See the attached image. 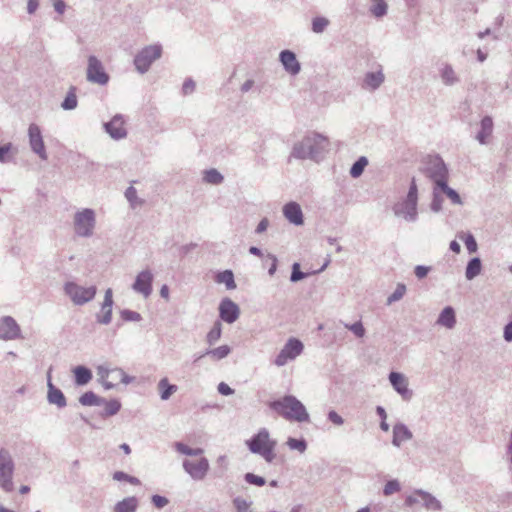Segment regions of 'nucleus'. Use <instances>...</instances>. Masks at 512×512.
Listing matches in <instances>:
<instances>
[{"label":"nucleus","mask_w":512,"mask_h":512,"mask_svg":"<svg viewBox=\"0 0 512 512\" xmlns=\"http://www.w3.org/2000/svg\"><path fill=\"white\" fill-rule=\"evenodd\" d=\"M329 140L316 132H311L296 142L290 154V157L300 160L311 159L320 161L328 151Z\"/></svg>","instance_id":"f257e3e1"},{"label":"nucleus","mask_w":512,"mask_h":512,"mask_svg":"<svg viewBox=\"0 0 512 512\" xmlns=\"http://www.w3.org/2000/svg\"><path fill=\"white\" fill-rule=\"evenodd\" d=\"M269 407L287 421L298 423L310 421V415L305 405L293 395H284L271 401Z\"/></svg>","instance_id":"f03ea898"},{"label":"nucleus","mask_w":512,"mask_h":512,"mask_svg":"<svg viewBox=\"0 0 512 512\" xmlns=\"http://www.w3.org/2000/svg\"><path fill=\"white\" fill-rule=\"evenodd\" d=\"M418 187L415 178L410 182L407 195L393 206V212L396 217L402 218L406 222H416L418 219Z\"/></svg>","instance_id":"7ed1b4c3"},{"label":"nucleus","mask_w":512,"mask_h":512,"mask_svg":"<svg viewBox=\"0 0 512 512\" xmlns=\"http://www.w3.org/2000/svg\"><path fill=\"white\" fill-rule=\"evenodd\" d=\"M246 444L252 453L260 455L266 462L271 463L275 459L277 442L270 437L268 429L261 428Z\"/></svg>","instance_id":"20e7f679"},{"label":"nucleus","mask_w":512,"mask_h":512,"mask_svg":"<svg viewBox=\"0 0 512 512\" xmlns=\"http://www.w3.org/2000/svg\"><path fill=\"white\" fill-rule=\"evenodd\" d=\"M63 291L74 305L83 306L95 298L97 287L82 286L75 281H67L63 285Z\"/></svg>","instance_id":"39448f33"},{"label":"nucleus","mask_w":512,"mask_h":512,"mask_svg":"<svg viewBox=\"0 0 512 512\" xmlns=\"http://www.w3.org/2000/svg\"><path fill=\"white\" fill-rule=\"evenodd\" d=\"M74 232L78 237L90 238L96 228V213L91 208H82L73 217Z\"/></svg>","instance_id":"423d86ee"},{"label":"nucleus","mask_w":512,"mask_h":512,"mask_svg":"<svg viewBox=\"0 0 512 512\" xmlns=\"http://www.w3.org/2000/svg\"><path fill=\"white\" fill-rule=\"evenodd\" d=\"M15 461L11 452L4 447L0 448V489L10 493L14 490L13 477L15 474Z\"/></svg>","instance_id":"0eeeda50"},{"label":"nucleus","mask_w":512,"mask_h":512,"mask_svg":"<svg viewBox=\"0 0 512 512\" xmlns=\"http://www.w3.org/2000/svg\"><path fill=\"white\" fill-rule=\"evenodd\" d=\"M162 46L160 44L148 45L141 49L134 58V65L140 74H145L151 65L161 58Z\"/></svg>","instance_id":"6e6552de"},{"label":"nucleus","mask_w":512,"mask_h":512,"mask_svg":"<svg viewBox=\"0 0 512 512\" xmlns=\"http://www.w3.org/2000/svg\"><path fill=\"white\" fill-rule=\"evenodd\" d=\"M184 472L194 481H203L210 470L209 460L201 456L197 460L184 459L182 461Z\"/></svg>","instance_id":"1a4fd4ad"},{"label":"nucleus","mask_w":512,"mask_h":512,"mask_svg":"<svg viewBox=\"0 0 512 512\" xmlns=\"http://www.w3.org/2000/svg\"><path fill=\"white\" fill-rule=\"evenodd\" d=\"M86 79L100 86H105L110 80L102 62L94 55H90L87 59Z\"/></svg>","instance_id":"9d476101"},{"label":"nucleus","mask_w":512,"mask_h":512,"mask_svg":"<svg viewBox=\"0 0 512 512\" xmlns=\"http://www.w3.org/2000/svg\"><path fill=\"white\" fill-rule=\"evenodd\" d=\"M304 349L303 343L297 338H289L274 360L278 367L286 365L289 361L296 359Z\"/></svg>","instance_id":"9b49d317"},{"label":"nucleus","mask_w":512,"mask_h":512,"mask_svg":"<svg viewBox=\"0 0 512 512\" xmlns=\"http://www.w3.org/2000/svg\"><path fill=\"white\" fill-rule=\"evenodd\" d=\"M427 176L434 182L435 187H438L448 179V169L442 158L435 156L430 159L426 168Z\"/></svg>","instance_id":"f8f14e48"},{"label":"nucleus","mask_w":512,"mask_h":512,"mask_svg":"<svg viewBox=\"0 0 512 512\" xmlns=\"http://www.w3.org/2000/svg\"><path fill=\"white\" fill-rule=\"evenodd\" d=\"M388 380L392 388L397 392L403 401H410L413 398V391L409 388V379L403 373L390 372Z\"/></svg>","instance_id":"ddd939ff"},{"label":"nucleus","mask_w":512,"mask_h":512,"mask_svg":"<svg viewBox=\"0 0 512 512\" xmlns=\"http://www.w3.org/2000/svg\"><path fill=\"white\" fill-rule=\"evenodd\" d=\"M405 504L410 507L419 505L429 510L441 509V503L434 496L422 490H417L409 495L405 500Z\"/></svg>","instance_id":"4468645a"},{"label":"nucleus","mask_w":512,"mask_h":512,"mask_svg":"<svg viewBox=\"0 0 512 512\" xmlns=\"http://www.w3.org/2000/svg\"><path fill=\"white\" fill-rule=\"evenodd\" d=\"M28 138L29 145L31 150L38 155L41 160L46 161L48 159V154L46 152V147L44 144L43 136L40 127L32 123L28 127Z\"/></svg>","instance_id":"2eb2a0df"},{"label":"nucleus","mask_w":512,"mask_h":512,"mask_svg":"<svg viewBox=\"0 0 512 512\" xmlns=\"http://www.w3.org/2000/svg\"><path fill=\"white\" fill-rule=\"evenodd\" d=\"M125 119L122 114H116L110 121L103 124L104 130L114 140L126 138L127 129Z\"/></svg>","instance_id":"dca6fc26"},{"label":"nucleus","mask_w":512,"mask_h":512,"mask_svg":"<svg viewBox=\"0 0 512 512\" xmlns=\"http://www.w3.org/2000/svg\"><path fill=\"white\" fill-rule=\"evenodd\" d=\"M154 276L148 269L139 272L132 284V289L141 294L144 298H148L152 293V283Z\"/></svg>","instance_id":"f3484780"},{"label":"nucleus","mask_w":512,"mask_h":512,"mask_svg":"<svg viewBox=\"0 0 512 512\" xmlns=\"http://www.w3.org/2000/svg\"><path fill=\"white\" fill-rule=\"evenodd\" d=\"M21 337V329L11 316L0 318V339L4 341L15 340Z\"/></svg>","instance_id":"a211bd4d"},{"label":"nucleus","mask_w":512,"mask_h":512,"mask_svg":"<svg viewBox=\"0 0 512 512\" xmlns=\"http://www.w3.org/2000/svg\"><path fill=\"white\" fill-rule=\"evenodd\" d=\"M240 310L238 305L229 298H225L220 302L219 315L220 318L229 324L234 323L239 318Z\"/></svg>","instance_id":"6ab92c4d"},{"label":"nucleus","mask_w":512,"mask_h":512,"mask_svg":"<svg viewBox=\"0 0 512 512\" xmlns=\"http://www.w3.org/2000/svg\"><path fill=\"white\" fill-rule=\"evenodd\" d=\"M282 213L289 223L295 226H301L304 224V216L299 203L295 201L286 203L282 208Z\"/></svg>","instance_id":"aec40b11"},{"label":"nucleus","mask_w":512,"mask_h":512,"mask_svg":"<svg viewBox=\"0 0 512 512\" xmlns=\"http://www.w3.org/2000/svg\"><path fill=\"white\" fill-rule=\"evenodd\" d=\"M113 291L111 288L106 289L104 299L101 304V314L97 315V322L103 325H108L112 321L113 309Z\"/></svg>","instance_id":"412c9836"},{"label":"nucleus","mask_w":512,"mask_h":512,"mask_svg":"<svg viewBox=\"0 0 512 512\" xmlns=\"http://www.w3.org/2000/svg\"><path fill=\"white\" fill-rule=\"evenodd\" d=\"M47 400L50 404L56 405L58 408H64L67 405L63 392L55 387L51 381V369L47 372Z\"/></svg>","instance_id":"4be33fe9"},{"label":"nucleus","mask_w":512,"mask_h":512,"mask_svg":"<svg viewBox=\"0 0 512 512\" xmlns=\"http://www.w3.org/2000/svg\"><path fill=\"white\" fill-rule=\"evenodd\" d=\"M279 60L285 71L291 75H297L301 70V65L296 58V54L291 50H283L279 54Z\"/></svg>","instance_id":"5701e85b"},{"label":"nucleus","mask_w":512,"mask_h":512,"mask_svg":"<svg viewBox=\"0 0 512 512\" xmlns=\"http://www.w3.org/2000/svg\"><path fill=\"white\" fill-rule=\"evenodd\" d=\"M412 438V431L404 423L398 422L393 426L392 445L394 447L400 448L404 442L410 441Z\"/></svg>","instance_id":"b1692460"},{"label":"nucleus","mask_w":512,"mask_h":512,"mask_svg":"<svg viewBox=\"0 0 512 512\" xmlns=\"http://www.w3.org/2000/svg\"><path fill=\"white\" fill-rule=\"evenodd\" d=\"M384 81L385 75L382 68H379L377 71H370L365 74L362 88L367 91L374 92L384 83Z\"/></svg>","instance_id":"393cba45"},{"label":"nucleus","mask_w":512,"mask_h":512,"mask_svg":"<svg viewBox=\"0 0 512 512\" xmlns=\"http://www.w3.org/2000/svg\"><path fill=\"white\" fill-rule=\"evenodd\" d=\"M439 77L445 86H454L460 82V77L453 66L447 62L441 63L438 68Z\"/></svg>","instance_id":"a878e982"},{"label":"nucleus","mask_w":512,"mask_h":512,"mask_svg":"<svg viewBox=\"0 0 512 512\" xmlns=\"http://www.w3.org/2000/svg\"><path fill=\"white\" fill-rule=\"evenodd\" d=\"M494 128L493 119L491 116H485L480 121V129L475 136V139L481 145H486L489 142V138L492 136Z\"/></svg>","instance_id":"bb28decb"},{"label":"nucleus","mask_w":512,"mask_h":512,"mask_svg":"<svg viewBox=\"0 0 512 512\" xmlns=\"http://www.w3.org/2000/svg\"><path fill=\"white\" fill-rule=\"evenodd\" d=\"M436 324L447 329H453L456 325L455 310L451 306H446L439 314Z\"/></svg>","instance_id":"cd10ccee"},{"label":"nucleus","mask_w":512,"mask_h":512,"mask_svg":"<svg viewBox=\"0 0 512 512\" xmlns=\"http://www.w3.org/2000/svg\"><path fill=\"white\" fill-rule=\"evenodd\" d=\"M231 352V348L228 345H222L214 349H207L204 353L197 356L194 362L199 361L205 356H209L214 361H219L226 358Z\"/></svg>","instance_id":"c85d7f7f"},{"label":"nucleus","mask_w":512,"mask_h":512,"mask_svg":"<svg viewBox=\"0 0 512 512\" xmlns=\"http://www.w3.org/2000/svg\"><path fill=\"white\" fill-rule=\"evenodd\" d=\"M138 507V499L135 496H129L118 501L113 507V512H136Z\"/></svg>","instance_id":"c756f323"},{"label":"nucleus","mask_w":512,"mask_h":512,"mask_svg":"<svg viewBox=\"0 0 512 512\" xmlns=\"http://www.w3.org/2000/svg\"><path fill=\"white\" fill-rule=\"evenodd\" d=\"M388 3L386 0H370L369 1V12L370 14L377 18L381 19L385 17L388 13Z\"/></svg>","instance_id":"7c9ffc66"},{"label":"nucleus","mask_w":512,"mask_h":512,"mask_svg":"<svg viewBox=\"0 0 512 512\" xmlns=\"http://www.w3.org/2000/svg\"><path fill=\"white\" fill-rule=\"evenodd\" d=\"M75 384L77 386H84L92 380V372L85 366L79 365L73 369Z\"/></svg>","instance_id":"2f4dec72"},{"label":"nucleus","mask_w":512,"mask_h":512,"mask_svg":"<svg viewBox=\"0 0 512 512\" xmlns=\"http://www.w3.org/2000/svg\"><path fill=\"white\" fill-rule=\"evenodd\" d=\"M160 399L167 401L177 390L178 387L175 384H170L168 378L164 377L159 380L157 384Z\"/></svg>","instance_id":"473e14b6"},{"label":"nucleus","mask_w":512,"mask_h":512,"mask_svg":"<svg viewBox=\"0 0 512 512\" xmlns=\"http://www.w3.org/2000/svg\"><path fill=\"white\" fill-rule=\"evenodd\" d=\"M482 271V262L480 258L474 257L470 259L467 263L465 269V277L467 280L471 281L475 277H477Z\"/></svg>","instance_id":"72a5a7b5"},{"label":"nucleus","mask_w":512,"mask_h":512,"mask_svg":"<svg viewBox=\"0 0 512 512\" xmlns=\"http://www.w3.org/2000/svg\"><path fill=\"white\" fill-rule=\"evenodd\" d=\"M173 447L176 452L189 457L202 456V454L204 453V450L202 448H192L183 442H175L173 444Z\"/></svg>","instance_id":"f704fd0d"},{"label":"nucleus","mask_w":512,"mask_h":512,"mask_svg":"<svg viewBox=\"0 0 512 512\" xmlns=\"http://www.w3.org/2000/svg\"><path fill=\"white\" fill-rule=\"evenodd\" d=\"M79 402L83 406H101L105 399L99 397L93 391H87L79 397Z\"/></svg>","instance_id":"c9c22d12"},{"label":"nucleus","mask_w":512,"mask_h":512,"mask_svg":"<svg viewBox=\"0 0 512 512\" xmlns=\"http://www.w3.org/2000/svg\"><path fill=\"white\" fill-rule=\"evenodd\" d=\"M78 105V100L76 96V88L71 87L67 92L63 102L61 103V108L63 110H74Z\"/></svg>","instance_id":"e433bc0d"},{"label":"nucleus","mask_w":512,"mask_h":512,"mask_svg":"<svg viewBox=\"0 0 512 512\" xmlns=\"http://www.w3.org/2000/svg\"><path fill=\"white\" fill-rule=\"evenodd\" d=\"M125 198L130 204L132 209H136L141 207L144 204V200L139 198L137 195V190L133 186H129L125 191Z\"/></svg>","instance_id":"4c0bfd02"},{"label":"nucleus","mask_w":512,"mask_h":512,"mask_svg":"<svg viewBox=\"0 0 512 512\" xmlns=\"http://www.w3.org/2000/svg\"><path fill=\"white\" fill-rule=\"evenodd\" d=\"M457 237L464 242L466 249L470 254L477 252L478 244L471 233L460 232L457 234Z\"/></svg>","instance_id":"58836bf2"},{"label":"nucleus","mask_w":512,"mask_h":512,"mask_svg":"<svg viewBox=\"0 0 512 512\" xmlns=\"http://www.w3.org/2000/svg\"><path fill=\"white\" fill-rule=\"evenodd\" d=\"M367 165L368 159L365 156L359 157L350 168L351 177L355 179L360 177Z\"/></svg>","instance_id":"ea45409f"},{"label":"nucleus","mask_w":512,"mask_h":512,"mask_svg":"<svg viewBox=\"0 0 512 512\" xmlns=\"http://www.w3.org/2000/svg\"><path fill=\"white\" fill-rule=\"evenodd\" d=\"M216 281L218 283H223L226 285V288L231 290L236 288V283L234 280V275L231 270H225L223 272L218 273L216 277Z\"/></svg>","instance_id":"a19ab883"},{"label":"nucleus","mask_w":512,"mask_h":512,"mask_svg":"<svg viewBox=\"0 0 512 512\" xmlns=\"http://www.w3.org/2000/svg\"><path fill=\"white\" fill-rule=\"evenodd\" d=\"M102 405H105V409L101 413L102 417L116 415L121 409V403L117 399H112L109 401L105 399V402Z\"/></svg>","instance_id":"79ce46f5"},{"label":"nucleus","mask_w":512,"mask_h":512,"mask_svg":"<svg viewBox=\"0 0 512 512\" xmlns=\"http://www.w3.org/2000/svg\"><path fill=\"white\" fill-rule=\"evenodd\" d=\"M441 192H443L453 204L455 205H462V199L458 192L452 188H450L447 185V182H444V184H441L437 187Z\"/></svg>","instance_id":"37998d69"},{"label":"nucleus","mask_w":512,"mask_h":512,"mask_svg":"<svg viewBox=\"0 0 512 512\" xmlns=\"http://www.w3.org/2000/svg\"><path fill=\"white\" fill-rule=\"evenodd\" d=\"M203 180L206 183L218 185L224 180L222 174L216 169H209L204 172Z\"/></svg>","instance_id":"c03bdc74"},{"label":"nucleus","mask_w":512,"mask_h":512,"mask_svg":"<svg viewBox=\"0 0 512 512\" xmlns=\"http://www.w3.org/2000/svg\"><path fill=\"white\" fill-rule=\"evenodd\" d=\"M232 504L236 512H252V501H248L241 496L233 498Z\"/></svg>","instance_id":"a18cd8bd"},{"label":"nucleus","mask_w":512,"mask_h":512,"mask_svg":"<svg viewBox=\"0 0 512 512\" xmlns=\"http://www.w3.org/2000/svg\"><path fill=\"white\" fill-rule=\"evenodd\" d=\"M222 327L220 322H216L206 336L209 345L215 344L221 337Z\"/></svg>","instance_id":"49530a36"},{"label":"nucleus","mask_w":512,"mask_h":512,"mask_svg":"<svg viewBox=\"0 0 512 512\" xmlns=\"http://www.w3.org/2000/svg\"><path fill=\"white\" fill-rule=\"evenodd\" d=\"M112 478L115 481H119V482L125 481V482L130 483L131 485L137 486V485L141 484V481L137 477L131 476L123 471L114 472L112 475Z\"/></svg>","instance_id":"de8ad7c7"},{"label":"nucleus","mask_w":512,"mask_h":512,"mask_svg":"<svg viewBox=\"0 0 512 512\" xmlns=\"http://www.w3.org/2000/svg\"><path fill=\"white\" fill-rule=\"evenodd\" d=\"M286 444L291 450H297L300 453H304L307 449V442L304 438L297 439L290 437Z\"/></svg>","instance_id":"09e8293b"},{"label":"nucleus","mask_w":512,"mask_h":512,"mask_svg":"<svg viewBox=\"0 0 512 512\" xmlns=\"http://www.w3.org/2000/svg\"><path fill=\"white\" fill-rule=\"evenodd\" d=\"M406 293V286L402 283L397 284L394 292L387 298V305H391L394 302L401 300Z\"/></svg>","instance_id":"8fccbe9b"},{"label":"nucleus","mask_w":512,"mask_h":512,"mask_svg":"<svg viewBox=\"0 0 512 512\" xmlns=\"http://www.w3.org/2000/svg\"><path fill=\"white\" fill-rule=\"evenodd\" d=\"M328 25L329 20L327 18L321 16L315 17L312 20V31L317 34L322 33Z\"/></svg>","instance_id":"3c124183"},{"label":"nucleus","mask_w":512,"mask_h":512,"mask_svg":"<svg viewBox=\"0 0 512 512\" xmlns=\"http://www.w3.org/2000/svg\"><path fill=\"white\" fill-rule=\"evenodd\" d=\"M345 328L351 331L357 338H363L366 330L361 321H357L353 324H344Z\"/></svg>","instance_id":"603ef678"},{"label":"nucleus","mask_w":512,"mask_h":512,"mask_svg":"<svg viewBox=\"0 0 512 512\" xmlns=\"http://www.w3.org/2000/svg\"><path fill=\"white\" fill-rule=\"evenodd\" d=\"M122 320L126 322H139L142 320L140 313L129 309H124L120 312Z\"/></svg>","instance_id":"864d4df0"},{"label":"nucleus","mask_w":512,"mask_h":512,"mask_svg":"<svg viewBox=\"0 0 512 512\" xmlns=\"http://www.w3.org/2000/svg\"><path fill=\"white\" fill-rule=\"evenodd\" d=\"M244 480L250 484V485H255V486H258V487H262L266 484V480L264 477L262 476H258V475H255L253 473H246L244 475Z\"/></svg>","instance_id":"5fc2aeb1"},{"label":"nucleus","mask_w":512,"mask_h":512,"mask_svg":"<svg viewBox=\"0 0 512 512\" xmlns=\"http://www.w3.org/2000/svg\"><path fill=\"white\" fill-rule=\"evenodd\" d=\"M401 489L400 483L397 480L388 481L383 489V494L385 496H390L396 492H399Z\"/></svg>","instance_id":"6e6d98bb"},{"label":"nucleus","mask_w":512,"mask_h":512,"mask_svg":"<svg viewBox=\"0 0 512 512\" xmlns=\"http://www.w3.org/2000/svg\"><path fill=\"white\" fill-rule=\"evenodd\" d=\"M306 277H307V274L300 271V264L294 263L292 265V272H291V276H290L291 282H298Z\"/></svg>","instance_id":"4d7b16f0"},{"label":"nucleus","mask_w":512,"mask_h":512,"mask_svg":"<svg viewBox=\"0 0 512 512\" xmlns=\"http://www.w3.org/2000/svg\"><path fill=\"white\" fill-rule=\"evenodd\" d=\"M267 261H270V265L268 267V274L270 276H273L276 273V271H277L278 259H277V257L274 254L268 253L266 255L265 263Z\"/></svg>","instance_id":"13d9d810"},{"label":"nucleus","mask_w":512,"mask_h":512,"mask_svg":"<svg viewBox=\"0 0 512 512\" xmlns=\"http://www.w3.org/2000/svg\"><path fill=\"white\" fill-rule=\"evenodd\" d=\"M327 419L335 426H342L344 424L343 417L338 414L335 410H330L327 413Z\"/></svg>","instance_id":"bf43d9fd"},{"label":"nucleus","mask_w":512,"mask_h":512,"mask_svg":"<svg viewBox=\"0 0 512 512\" xmlns=\"http://www.w3.org/2000/svg\"><path fill=\"white\" fill-rule=\"evenodd\" d=\"M441 203H442V200L438 195V188L434 187L433 199H432V202L430 205L431 210L436 213L439 212L441 210Z\"/></svg>","instance_id":"052dcab7"},{"label":"nucleus","mask_w":512,"mask_h":512,"mask_svg":"<svg viewBox=\"0 0 512 512\" xmlns=\"http://www.w3.org/2000/svg\"><path fill=\"white\" fill-rule=\"evenodd\" d=\"M151 501L158 509L164 508L169 503V500L166 497L157 494L151 497Z\"/></svg>","instance_id":"680f3d73"},{"label":"nucleus","mask_w":512,"mask_h":512,"mask_svg":"<svg viewBox=\"0 0 512 512\" xmlns=\"http://www.w3.org/2000/svg\"><path fill=\"white\" fill-rule=\"evenodd\" d=\"M11 147H12L11 143L0 146V162L1 163H6L9 161V159H10L9 152L11 150Z\"/></svg>","instance_id":"e2e57ef3"},{"label":"nucleus","mask_w":512,"mask_h":512,"mask_svg":"<svg viewBox=\"0 0 512 512\" xmlns=\"http://www.w3.org/2000/svg\"><path fill=\"white\" fill-rule=\"evenodd\" d=\"M196 84L192 79H186L182 85V92L185 95L192 94L195 90Z\"/></svg>","instance_id":"0e129e2a"},{"label":"nucleus","mask_w":512,"mask_h":512,"mask_svg":"<svg viewBox=\"0 0 512 512\" xmlns=\"http://www.w3.org/2000/svg\"><path fill=\"white\" fill-rule=\"evenodd\" d=\"M430 267L424 265H417L414 269L415 276L418 279H423L427 276L430 271Z\"/></svg>","instance_id":"69168bd1"},{"label":"nucleus","mask_w":512,"mask_h":512,"mask_svg":"<svg viewBox=\"0 0 512 512\" xmlns=\"http://www.w3.org/2000/svg\"><path fill=\"white\" fill-rule=\"evenodd\" d=\"M110 372H114V371L111 370L106 365H99L97 367V375L99 376V381L107 379L109 377Z\"/></svg>","instance_id":"338daca9"},{"label":"nucleus","mask_w":512,"mask_h":512,"mask_svg":"<svg viewBox=\"0 0 512 512\" xmlns=\"http://www.w3.org/2000/svg\"><path fill=\"white\" fill-rule=\"evenodd\" d=\"M503 338L506 342H512V321L508 322L503 328Z\"/></svg>","instance_id":"774afa93"}]
</instances>
